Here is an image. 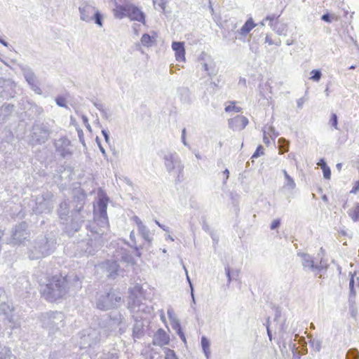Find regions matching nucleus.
<instances>
[{
    "instance_id": "423d86ee",
    "label": "nucleus",
    "mask_w": 359,
    "mask_h": 359,
    "mask_svg": "<svg viewBox=\"0 0 359 359\" xmlns=\"http://www.w3.org/2000/svg\"><path fill=\"white\" fill-rule=\"evenodd\" d=\"M170 342V337L163 329H158L155 334L154 344L158 346L168 345Z\"/></svg>"
},
{
    "instance_id": "7c9ffc66",
    "label": "nucleus",
    "mask_w": 359,
    "mask_h": 359,
    "mask_svg": "<svg viewBox=\"0 0 359 359\" xmlns=\"http://www.w3.org/2000/svg\"><path fill=\"white\" fill-rule=\"evenodd\" d=\"M0 43H2L3 45H4L5 46H7L6 42H5L4 41H3V40H1V39H0Z\"/></svg>"
},
{
    "instance_id": "a211bd4d",
    "label": "nucleus",
    "mask_w": 359,
    "mask_h": 359,
    "mask_svg": "<svg viewBox=\"0 0 359 359\" xmlns=\"http://www.w3.org/2000/svg\"><path fill=\"white\" fill-rule=\"evenodd\" d=\"M321 19L325 22H331L332 20H337L338 16L326 13L322 15Z\"/></svg>"
},
{
    "instance_id": "c756f323",
    "label": "nucleus",
    "mask_w": 359,
    "mask_h": 359,
    "mask_svg": "<svg viewBox=\"0 0 359 359\" xmlns=\"http://www.w3.org/2000/svg\"><path fill=\"white\" fill-rule=\"evenodd\" d=\"M102 133H103V135H104V136L105 137V140L107 141L108 140V135H107V133L103 130Z\"/></svg>"
},
{
    "instance_id": "5701e85b",
    "label": "nucleus",
    "mask_w": 359,
    "mask_h": 359,
    "mask_svg": "<svg viewBox=\"0 0 359 359\" xmlns=\"http://www.w3.org/2000/svg\"><path fill=\"white\" fill-rule=\"evenodd\" d=\"M322 170L323 172L324 177L326 179H330L331 176V171L330 168L327 165H325Z\"/></svg>"
},
{
    "instance_id": "4be33fe9",
    "label": "nucleus",
    "mask_w": 359,
    "mask_h": 359,
    "mask_svg": "<svg viewBox=\"0 0 359 359\" xmlns=\"http://www.w3.org/2000/svg\"><path fill=\"white\" fill-rule=\"evenodd\" d=\"M330 123L331 125L335 128V129H338V127H337V124H338V122H337V116L336 115V114H332L331 115V118H330Z\"/></svg>"
},
{
    "instance_id": "473e14b6",
    "label": "nucleus",
    "mask_w": 359,
    "mask_h": 359,
    "mask_svg": "<svg viewBox=\"0 0 359 359\" xmlns=\"http://www.w3.org/2000/svg\"><path fill=\"white\" fill-rule=\"evenodd\" d=\"M354 68H355V67H354V66H351V67H350V69H354Z\"/></svg>"
},
{
    "instance_id": "f03ea898",
    "label": "nucleus",
    "mask_w": 359,
    "mask_h": 359,
    "mask_svg": "<svg viewBox=\"0 0 359 359\" xmlns=\"http://www.w3.org/2000/svg\"><path fill=\"white\" fill-rule=\"evenodd\" d=\"M81 18L83 20L89 22L95 20V22L99 26L102 25V15L95 10V8L90 5H85L80 8Z\"/></svg>"
},
{
    "instance_id": "dca6fc26",
    "label": "nucleus",
    "mask_w": 359,
    "mask_h": 359,
    "mask_svg": "<svg viewBox=\"0 0 359 359\" xmlns=\"http://www.w3.org/2000/svg\"><path fill=\"white\" fill-rule=\"evenodd\" d=\"M283 174L286 180V185L290 188H294L295 183L293 179L288 175L286 170H283Z\"/></svg>"
},
{
    "instance_id": "0eeeda50",
    "label": "nucleus",
    "mask_w": 359,
    "mask_h": 359,
    "mask_svg": "<svg viewBox=\"0 0 359 359\" xmlns=\"http://www.w3.org/2000/svg\"><path fill=\"white\" fill-rule=\"evenodd\" d=\"M236 101H229L225 103L224 110L227 113L234 112L239 113L242 111V108L238 106Z\"/></svg>"
},
{
    "instance_id": "20e7f679",
    "label": "nucleus",
    "mask_w": 359,
    "mask_h": 359,
    "mask_svg": "<svg viewBox=\"0 0 359 359\" xmlns=\"http://www.w3.org/2000/svg\"><path fill=\"white\" fill-rule=\"evenodd\" d=\"M249 123L247 117L243 115H237L228 120L229 128L234 131H241L243 130Z\"/></svg>"
},
{
    "instance_id": "4468645a",
    "label": "nucleus",
    "mask_w": 359,
    "mask_h": 359,
    "mask_svg": "<svg viewBox=\"0 0 359 359\" xmlns=\"http://www.w3.org/2000/svg\"><path fill=\"white\" fill-rule=\"evenodd\" d=\"M98 205L100 210V214L106 217L107 216V202L104 201V199L100 200L98 202Z\"/></svg>"
},
{
    "instance_id": "f257e3e1",
    "label": "nucleus",
    "mask_w": 359,
    "mask_h": 359,
    "mask_svg": "<svg viewBox=\"0 0 359 359\" xmlns=\"http://www.w3.org/2000/svg\"><path fill=\"white\" fill-rule=\"evenodd\" d=\"M112 12L117 19L128 18L130 21H137L143 25L146 22L145 14L141 8L132 3L116 4Z\"/></svg>"
},
{
    "instance_id": "2eb2a0df",
    "label": "nucleus",
    "mask_w": 359,
    "mask_h": 359,
    "mask_svg": "<svg viewBox=\"0 0 359 359\" xmlns=\"http://www.w3.org/2000/svg\"><path fill=\"white\" fill-rule=\"evenodd\" d=\"M201 345L205 355L208 356L210 353V343L205 337H203L201 339Z\"/></svg>"
},
{
    "instance_id": "f8f14e48",
    "label": "nucleus",
    "mask_w": 359,
    "mask_h": 359,
    "mask_svg": "<svg viewBox=\"0 0 359 359\" xmlns=\"http://www.w3.org/2000/svg\"><path fill=\"white\" fill-rule=\"evenodd\" d=\"M172 327L177 332V333L179 334V336L180 337L182 340L183 341H186V338H185V336L182 330V327H181L180 323L177 321H174L172 323Z\"/></svg>"
},
{
    "instance_id": "39448f33",
    "label": "nucleus",
    "mask_w": 359,
    "mask_h": 359,
    "mask_svg": "<svg viewBox=\"0 0 359 359\" xmlns=\"http://www.w3.org/2000/svg\"><path fill=\"white\" fill-rule=\"evenodd\" d=\"M172 48L175 51V59L179 62H184L186 60L184 43L173 42Z\"/></svg>"
},
{
    "instance_id": "6ab92c4d",
    "label": "nucleus",
    "mask_w": 359,
    "mask_h": 359,
    "mask_svg": "<svg viewBox=\"0 0 359 359\" xmlns=\"http://www.w3.org/2000/svg\"><path fill=\"white\" fill-rule=\"evenodd\" d=\"M165 359H177V357L173 350L167 348L165 351Z\"/></svg>"
},
{
    "instance_id": "9b49d317",
    "label": "nucleus",
    "mask_w": 359,
    "mask_h": 359,
    "mask_svg": "<svg viewBox=\"0 0 359 359\" xmlns=\"http://www.w3.org/2000/svg\"><path fill=\"white\" fill-rule=\"evenodd\" d=\"M268 131L266 130H264V137H263V142L266 144H269L270 143L269 139L267 137V135H269L270 137H276L277 135L275 133L273 129L271 127H269Z\"/></svg>"
},
{
    "instance_id": "2f4dec72",
    "label": "nucleus",
    "mask_w": 359,
    "mask_h": 359,
    "mask_svg": "<svg viewBox=\"0 0 359 359\" xmlns=\"http://www.w3.org/2000/svg\"><path fill=\"white\" fill-rule=\"evenodd\" d=\"M101 151L104 153V150L101 147Z\"/></svg>"
},
{
    "instance_id": "7ed1b4c3",
    "label": "nucleus",
    "mask_w": 359,
    "mask_h": 359,
    "mask_svg": "<svg viewBox=\"0 0 359 359\" xmlns=\"http://www.w3.org/2000/svg\"><path fill=\"white\" fill-rule=\"evenodd\" d=\"M67 283V279L66 276H62L61 274L55 275L50 278L47 287L50 290H57L60 291V296L62 297L65 294L62 291L66 287Z\"/></svg>"
},
{
    "instance_id": "72a5a7b5",
    "label": "nucleus",
    "mask_w": 359,
    "mask_h": 359,
    "mask_svg": "<svg viewBox=\"0 0 359 359\" xmlns=\"http://www.w3.org/2000/svg\"><path fill=\"white\" fill-rule=\"evenodd\" d=\"M267 332H268V333H269V329L267 330ZM269 335L270 336V334H269Z\"/></svg>"
},
{
    "instance_id": "9d476101",
    "label": "nucleus",
    "mask_w": 359,
    "mask_h": 359,
    "mask_svg": "<svg viewBox=\"0 0 359 359\" xmlns=\"http://www.w3.org/2000/svg\"><path fill=\"white\" fill-rule=\"evenodd\" d=\"M348 215L353 222L359 221V203L355 204V205L349 210Z\"/></svg>"
},
{
    "instance_id": "bb28decb",
    "label": "nucleus",
    "mask_w": 359,
    "mask_h": 359,
    "mask_svg": "<svg viewBox=\"0 0 359 359\" xmlns=\"http://www.w3.org/2000/svg\"><path fill=\"white\" fill-rule=\"evenodd\" d=\"M64 99L62 98V97H60V98H57V104H59L60 106H65V103H64Z\"/></svg>"
},
{
    "instance_id": "393cba45",
    "label": "nucleus",
    "mask_w": 359,
    "mask_h": 359,
    "mask_svg": "<svg viewBox=\"0 0 359 359\" xmlns=\"http://www.w3.org/2000/svg\"><path fill=\"white\" fill-rule=\"evenodd\" d=\"M280 219H274L271 224V229L273 230L276 228H278L280 226Z\"/></svg>"
},
{
    "instance_id": "c85d7f7f",
    "label": "nucleus",
    "mask_w": 359,
    "mask_h": 359,
    "mask_svg": "<svg viewBox=\"0 0 359 359\" xmlns=\"http://www.w3.org/2000/svg\"><path fill=\"white\" fill-rule=\"evenodd\" d=\"M102 133H103V135H104V136L105 137V140L107 141L108 140V135H107V133L103 130Z\"/></svg>"
},
{
    "instance_id": "412c9836",
    "label": "nucleus",
    "mask_w": 359,
    "mask_h": 359,
    "mask_svg": "<svg viewBox=\"0 0 359 359\" xmlns=\"http://www.w3.org/2000/svg\"><path fill=\"white\" fill-rule=\"evenodd\" d=\"M354 284H355L354 274H351L350 282H349V289H350V293L352 296L355 295Z\"/></svg>"
},
{
    "instance_id": "aec40b11",
    "label": "nucleus",
    "mask_w": 359,
    "mask_h": 359,
    "mask_svg": "<svg viewBox=\"0 0 359 359\" xmlns=\"http://www.w3.org/2000/svg\"><path fill=\"white\" fill-rule=\"evenodd\" d=\"M264 154V149L262 145H259L255 153L252 154V158H258L260 156H262Z\"/></svg>"
},
{
    "instance_id": "cd10ccee",
    "label": "nucleus",
    "mask_w": 359,
    "mask_h": 359,
    "mask_svg": "<svg viewBox=\"0 0 359 359\" xmlns=\"http://www.w3.org/2000/svg\"><path fill=\"white\" fill-rule=\"evenodd\" d=\"M318 165L319 166H320L322 169H323V168H324L325 165H327L326 163L325 162V161L323 159H320L319 161V162L318 163Z\"/></svg>"
},
{
    "instance_id": "a878e982",
    "label": "nucleus",
    "mask_w": 359,
    "mask_h": 359,
    "mask_svg": "<svg viewBox=\"0 0 359 359\" xmlns=\"http://www.w3.org/2000/svg\"><path fill=\"white\" fill-rule=\"evenodd\" d=\"M222 175H223V179H224V182H226L227 181V180L229 179V171L228 169H225L223 172H222Z\"/></svg>"
},
{
    "instance_id": "6e6552de",
    "label": "nucleus",
    "mask_w": 359,
    "mask_h": 359,
    "mask_svg": "<svg viewBox=\"0 0 359 359\" xmlns=\"http://www.w3.org/2000/svg\"><path fill=\"white\" fill-rule=\"evenodd\" d=\"M156 33H154L153 36H150L148 34H144L141 37V43L145 47H151L155 42L156 37Z\"/></svg>"
},
{
    "instance_id": "ddd939ff",
    "label": "nucleus",
    "mask_w": 359,
    "mask_h": 359,
    "mask_svg": "<svg viewBox=\"0 0 359 359\" xmlns=\"http://www.w3.org/2000/svg\"><path fill=\"white\" fill-rule=\"evenodd\" d=\"M130 292L133 296L137 297L138 295L143 294L144 290H143L142 285L137 284L133 288H131L130 290Z\"/></svg>"
},
{
    "instance_id": "b1692460",
    "label": "nucleus",
    "mask_w": 359,
    "mask_h": 359,
    "mask_svg": "<svg viewBox=\"0 0 359 359\" xmlns=\"http://www.w3.org/2000/svg\"><path fill=\"white\" fill-rule=\"evenodd\" d=\"M359 191V180L356 181L350 191L351 194H356Z\"/></svg>"
},
{
    "instance_id": "f3484780",
    "label": "nucleus",
    "mask_w": 359,
    "mask_h": 359,
    "mask_svg": "<svg viewBox=\"0 0 359 359\" xmlns=\"http://www.w3.org/2000/svg\"><path fill=\"white\" fill-rule=\"evenodd\" d=\"M310 79L314 81H319L321 78V72L319 70H312L311 72Z\"/></svg>"
},
{
    "instance_id": "1a4fd4ad",
    "label": "nucleus",
    "mask_w": 359,
    "mask_h": 359,
    "mask_svg": "<svg viewBox=\"0 0 359 359\" xmlns=\"http://www.w3.org/2000/svg\"><path fill=\"white\" fill-rule=\"evenodd\" d=\"M255 27L256 24L254 22L252 18H249L241 28L240 34L245 36Z\"/></svg>"
}]
</instances>
